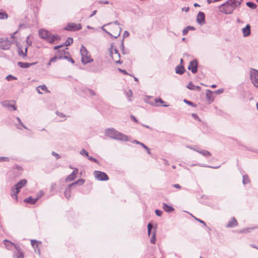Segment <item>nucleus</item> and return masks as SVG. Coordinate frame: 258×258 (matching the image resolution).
Masks as SVG:
<instances>
[{"mask_svg": "<svg viewBox=\"0 0 258 258\" xmlns=\"http://www.w3.org/2000/svg\"><path fill=\"white\" fill-rule=\"evenodd\" d=\"M104 133L106 136L116 140L124 142L129 141L128 136L119 132L114 128H108L105 130Z\"/></svg>", "mask_w": 258, "mask_h": 258, "instance_id": "1", "label": "nucleus"}, {"mask_svg": "<svg viewBox=\"0 0 258 258\" xmlns=\"http://www.w3.org/2000/svg\"><path fill=\"white\" fill-rule=\"evenodd\" d=\"M27 180L23 179L20 180L11 188V196L16 200H18V194L20 192V189L27 184Z\"/></svg>", "mask_w": 258, "mask_h": 258, "instance_id": "2", "label": "nucleus"}, {"mask_svg": "<svg viewBox=\"0 0 258 258\" xmlns=\"http://www.w3.org/2000/svg\"><path fill=\"white\" fill-rule=\"evenodd\" d=\"M81 54V61L83 64H86L93 61L91 58L90 54L84 45H82L80 49Z\"/></svg>", "mask_w": 258, "mask_h": 258, "instance_id": "3", "label": "nucleus"}, {"mask_svg": "<svg viewBox=\"0 0 258 258\" xmlns=\"http://www.w3.org/2000/svg\"><path fill=\"white\" fill-rule=\"evenodd\" d=\"M219 11L225 14H231L233 13L234 9L230 5L229 3H228V1L219 7Z\"/></svg>", "mask_w": 258, "mask_h": 258, "instance_id": "4", "label": "nucleus"}, {"mask_svg": "<svg viewBox=\"0 0 258 258\" xmlns=\"http://www.w3.org/2000/svg\"><path fill=\"white\" fill-rule=\"evenodd\" d=\"M12 44V41L9 38H0V48L3 50L9 49Z\"/></svg>", "mask_w": 258, "mask_h": 258, "instance_id": "5", "label": "nucleus"}, {"mask_svg": "<svg viewBox=\"0 0 258 258\" xmlns=\"http://www.w3.org/2000/svg\"><path fill=\"white\" fill-rule=\"evenodd\" d=\"M250 78L253 85L258 88V71L252 69L250 71Z\"/></svg>", "mask_w": 258, "mask_h": 258, "instance_id": "6", "label": "nucleus"}, {"mask_svg": "<svg viewBox=\"0 0 258 258\" xmlns=\"http://www.w3.org/2000/svg\"><path fill=\"white\" fill-rule=\"evenodd\" d=\"M93 174L95 178L99 181H107L109 179L107 174L102 171L96 170L94 172Z\"/></svg>", "mask_w": 258, "mask_h": 258, "instance_id": "7", "label": "nucleus"}, {"mask_svg": "<svg viewBox=\"0 0 258 258\" xmlns=\"http://www.w3.org/2000/svg\"><path fill=\"white\" fill-rule=\"evenodd\" d=\"M82 26L80 24H76L74 23H69L68 24L67 26L64 28L65 30L69 31H75L81 30Z\"/></svg>", "mask_w": 258, "mask_h": 258, "instance_id": "8", "label": "nucleus"}, {"mask_svg": "<svg viewBox=\"0 0 258 258\" xmlns=\"http://www.w3.org/2000/svg\"><path fill=\"white\" fill-rule=\"evenodd\" d=\"M158 103H161L162 106L164 107H168L169 106V105L165 104V101L163 100H162L161 98H156L154 99L153 101H150L149 102V103L152 106L156 107H158L160 106V105L158 104Z\"/></svg>", "mask_w": 258, "mask_h": 258, "instance_id": "9", "label": "nucleus"}, {"mask_svg": "<svg viewBox=\"0 0 258 258\" xmlns=\"http://www.w3.org/2000/svg\"><path fill=\"white\" fill-rule=\"evenodd\" d=\"M198 62L196 59H194L189 62L188 66V69L193 74H195L198 71Z\"/></svg>", "mask_w": 258, "mask_h": 258, "instance_id": "10", "label": "nucleus"}, {"mask_svg": "<svg viewBox=\"0 0 258 258\" xmlns=\"http://www.w3.org/2000/svg\"><path fill=\"white\" fill-rule=\"evenodd\" d=\"M59 52H60L61 54L60 56H59V59H66L71 62L72 63H75L74 60L72 58L70 57L67 55H69V53L66 50L63 49L62 50H59Z\"/></svg>", "mask_w": 258, "mask_h": 258, "instance_id": "11", "label": "nucleus"}, {"mask_svg": "<svg viewBox=\"0 0 258 258\" xmlns=\"http://www.w3.org/2000/svg\"><path fill=\"white\" fill-rule=\"evenodd\" d=\"M197 23L200 25H203L205 23V15L202 12H199L196 19Z\"/></svg>", "mask_w": 258, "mask_h": 258, "instance_id": "12", "label": "nucleus"}, {"mask_svg": "<svg viewBox=\"0 0 258 258\" xmlns=\"http://www.w3.org/2000/svg\"><path fill=\"white\" fill-rule=\"evenodd\" d=\"M14 248L16 249V252H15L13 256L15 258H24L23 254L21 251L20 246L18 244H16L14 245Z\"/></svg>", "mask_w": 258, "mask_h": 258, "instance_id": "13", "label": "nucleus"}, {"mask_svg": "<svg viewBox=\"0 0 258 258\" xmlns=\"http://www.w3.org/2000/svg\"><path fill=\"white\" fill-rule=\"evenodd\" d=\"M50 32L47 30L41 29L39 30L38 34L39 36L43 39H45L46 41H47V39L49 36Z\"/></svg>", "mask_w": 258, "mask_h": 258, "instance_id": "14", "label": "nucleus"}, {"mask_svg": "<svg viewBox=\"0 0 258 258\" xmlns=\"http://www.w3.org/2000/svg\"><path fill=\"white\" fill-rule=\"evenodd\" d=\"M78 169L76 168H75L72 173L66 178V181L67 182H69L74 180L75 179L76 174L78 173Z\"/></svg>", "mask_w": 258, "mask_h": 258, "instance_id": "15", "label": "nucleus"}, {"mask_svg": "<svg viewBox=\"0 0 258 258\" xmlns=\"http://www.w3.org/2000/svg\"><path fill=\"white\" fill-rule=\"evenodd\" d=\"M242 1V0H228V3H229L230 5H231L234 10L241 5Z\"/></svg>", "mask_w": 258, "mask_h": 258, "instance_id": "16", "label": "nucleus"}, {"mask_svg": "<svg viewBox=\"0 0 258 258\" xmlns=\"http://www.w3.org/2000/svg\"><path fill=\"white\" fill-rule=\"evenodd\" d=\"M206 100L209 102V104L212 103L214 100L213 92L210 90H207L206 93Z\"/></svg>", "mask_w": 258, "mask_h": 258, "instance_id": "17", "label": "nucleus"}, {"mask_svg": "<svg viewBox=\"0 0 258 258\" xmlns=\"http://www.w3.org/2000/svg\"><path fill=\"white\" fill-rule=\"evenodd\" d=\"M37 63V62L28 63V62H23L19 61L18 62V66L21 68L26 69V68H28L31 66H34V65L36 64Z\"/></svg>", "mask_w": 258, "mask_h": 258, "instance_id": "18", "label": "nucleus"}, {"mask_svg": "<svg viewBox=\"0 0 258 258\" xmlns=\"http://www.w3.org/2000/svg\"><path fill=\"white\" fill-rule=\"evenodd\" d=\"M242 31L244 37L249 36L251 33L250 26L249 24L246 25L244 28L242 29Z\"/></svg>", "mask_w": 258, "mask_h": 258, "instance_id": "19", "label": "nucleus"}, {"mask_svg": "<svg viewBox=\"0 0 258 258\" xmlns=\"http://www.w3.org/2000/svg\"><path fill=\"white\" fill-rule=\"evenodd\" d=\"M238 225V222L234 217H232L229 222L227 223L226 227L232 228Z\"/></svg>", "mask_w": 258, "mask_h": 258, "instance_id": "20", "label": "nucleus"}, {"mask_svg": "<svg viewBox=\"0 0 258 258\" xmlns=\"http://www.w3.org/2000/svg\"><path fill=\"white\" fill-rule=\"evenodd\" d=\"M111 57L112 58L113 60L114 61L115 63L121 64L123 61L120 59V54H110Z\"/></svg>", "mask_w": 258, "mask_h": 258, "instance_id": "21", "label": "nucleus"}, {"mask_svg": "<svg viewBox=\"0 0 258 258\" xmlns=\"http://www.w3.org/2000/svg\"><path fill=\"white\" fill-rule=\"evenodd\" d=\"M185 71V70L182 64L178 65L175 68L176 73L179 75H182Z\"/></svg>", "mask_w": 258, "mask_h": 258, "instance_id": "22", "label": "nucleus"}, {"mask_svg": "<svg viewBox=\"0 0 258 258\" xmlns=\"http://www.w3.org/2000/svg\"><path fill=\"white\" fill-rule=\"evenodd\" d=\"M4 244H5L6 248L7 249H12L13 247H14V245H16L17 244H14L11 241L5 239L4 240Z\"/></svg>", "mask_w": 258, "mask_h": 258, "instance_id": "23", "label": "nucleus"}, {"mask_svg": "<svg viewBox=\"0 0 258 258\" xmlns=\"http://www.w3.org/2000/svg\"><path fill=\"white\" fill-rule=\"evenodd\" d=\"M60 37L58 35H51V34L50 33L49 36L47 39V41L50 43H54V41L56 40L60 39Z\"/></svg>", "mask_w": 258, "mask_h": 258, "instance_id": "24", "label": "nucleus"}, {"mask_svg": "<svg viewBox=\"0 0 258 258\" xmlns=\"http://www.w3.org/2000/svg\"><path fill=\"white\" fill-rule=\"evenodd\" d=\"M37 199L36 198H33L32 197L30 196L28 198L25 199L24 200V202L26 203H29L31 204H34L37 201Z\"/></svg>", "mask_w": 258, "mask_h": 258, "instance_id": "25", "label": "nucleus"}, {"mask_svg": "<svg viewBox=\"0 0 258 258\" xmlns=\"http://www.w3.org/2000/svg\"><path fill=\"white\" fill-rule=\"evenodd\" d=\"M162 208L165 211L168 213H170L174 210L172 207L169 206L165 203L163 204Z\"/></svg>", "mask_w": 258, "mask_h": 258, "instance_id": "26", "label": "nucleus"}, {"mask_svg": "<svg viewBox=\"0 0 258 258\" xmlns=\"http://www.w3.org/2000/svg\"><path fill=\"white\" fill-rule=\"evenodd\" d=\"M40 89H41V90H42L44 91L48 92V91L47 90V87L45 85H40L36 88V91L38 92V93H39L40 94H42L43 93L42 92H41Z\"/></svg>", "mask_w": 258, "mask_h": 258, "instance_id": "27", "label": "nucleus"}, {"mask_svg": "<svg viewBox=\"0 0 258 258\" xmlns=\"http://www.w3.org/2000/svg\"><path fill=\"white\" fill-rule=\"evenodd\" d=\"M71 187H70L69 185L64 190V197L67 199H69V198L71 197Z\"/></svg>", "mask_w": 258, "mask_h": 258, "instance_id": "28", "label": "nucleus"}, {"mask_svg": "<svg viewBox=\"0 0 258 258\" xmlns=\"http://www.w3.org/2000/svg\"><path fill=\"white\" fill-rule=\"evenodd\" d=\"M84 181H85V180L84 179H79L76 180V181H75L74 182L69 184V186L73 187L74 186H75L76 184L82 185L84 184Z\"/></svg>", "mask_w": 258, "mask_h": 258, "instance_id": "29", "label": "nucleus"}, {"mask_svg": "<svg viewBox=\"0 0 258 258\" xmlns=\"http://www.w3.org/2000/svg\"><path fill=\"white\" fill-rule=\"evenodd\" d=\"M256 228V227H248V228H243V229L239 231L238 232L239 233H248V232H250L252 230H253Z\"/></svg>", "mask_w": 258, "mask_h": 258, "instance_id": "30", "label": "nucleus"}, {"mask_svg": "<svg viewBox=\"0 0 258 258\" xmlns=\"http://www.w3.org/2000/svg\"><path fill=\"white\" fill-rule=\"evenodd\" d=\"M197 152L200 153L201 154H202V155H203L204 156H205V157L211 156V153L207 150H204L197 151Z\"/></svg>", "mask_w": 258, "mask_h": 258, "instance_id": "31", "label": "nucleus"}, {"mask_svg": "<svg viewBox=\"0 0 258 258\" xmlns=\"http://www.w3.org/2000/svg\"><path fill=\"white\" fill-rule=\"evenodd\" d=\"M40 243V242L37 241L36 240L33 239L31 240V244L32 246L34 248H37L38 246V244ZM35 251H36V249H35Z\"/></svg>", "mask_w": 258, "mask_h": 258, "instance_id": "32", "label": "nucleus"}, {"mask_svg": "<svg viewBox=\"0 0 258 258\" xmlns=\"http://www.w3.org/2000/svg\"><path fill=\"white\" fill-rule=\"evenodd\" d=\"M18 53L19 56L24 58L26 57V52H24L23 49L20 47H18Z\"/></svg>", "mask_w": 258, "mask_h": 258, "instance_id": "33", "label": "nucleus"}, {"mask_svg": "<svg viewBox=\"0 0 258 258\" xmlns=\"http://www.w3.org/2000/svg\"><path fill=\"white\" fill-rule=\"evenodd\" d=\"M246 5L247 7H248L249 8L251 9H255L256 7H257V5L251 2H248L246 3Z\"/></svg>", "mask_w": 258, "mask_h": 258, "instance_id": "34", "label": "nucleus"}, {"mask_svg": "<svg viewBox=\"0 0 258 258\" xmlns=\"http://www.w3.org/2000/svg\"><path fill=\"white\" fill-rule=\"evenodd\" d=\"M73 43V39L72 37H69L68 39L66 41L64 44V46H70L71 44H72Z\"/></svg>", "mask_w": 258, "mask_h": 258, "instance_id": "35", "label": "nucleus"}, {"mask_svg": "<svg viewBox=\"0 0 258 258\" xmlns=\"http://www.w3.org/2000/svg\"><path fill=\"white\" fill-rule=\"evenodd\" d=\"M156 231H154L150 239V242L152 244H155L156 242Z\"/></svg>", "mask_w": 258, "mask_h": 258, "instance_id": "36", "label": "nucleus"}, {"mask_svg": "<svg viewBox=\"0 0 258 258\" xmlns=\"http://www.w3.org/2000/svg\"><path fill=\"white\" fill-rule=\"evenodd\" d=\"M60 55H61V54H60V52H59V50H58V51H57V54L55 56H53V57H51V58H50V62H55V61H56V60L57 59H59V56H60Z\"/></svg>", "mask_w": 258, "mask_h": 258, "instance_id": "37", "label": "nucleus"}, {"mask_svg": "<svg viewBox=\"0 0 258 258\" xmlns=\"http://www.w3.org/2000/svg\"><path fill=\"white\" fill-rule=\"evenodd\" d=\"M101 71V69L100 68H98L97 67V66H96L95 64H93V68L91 69V72L93 73H98Z\"/></svg>", "mask_w": 258, "mask_h": 258, "instance_id": "38", "label": "nucleus"}, {"mask_svg": "<svg viewBox=\"0 0 258 258\" xmlns=\"http://www.w3.org/2000/svg\"><path fill=\"white\" fill-rule=\"evenodd\" d=\"M250 182V180L249 179V178L247 175H243V179H242V182L243 184H246Z\"/></svg>", "mask_w": 258, "mask_h": 258, "instance_id": "39", "label": "nucleus"}, {"mask_svg": "<svg viewBox=\"0 0 258 258\" xmlns=\"http://www.w3.org/2000/svg\"><path fill=\"white\" fill-rule=\"evenodd\" d=\"M8 14L5 12H0V19L8 18Z\"/></svg>", "mask_w": 258, "mask_h": 258, "instance_id": "40", "label": "nucleus"}, {"mask_svg": "<svg viewBox=\"0 0 258 258\" xmlns=\"http://www.w3.org/2000/svg\"><path fill=\"white\" fill-rule=\"evenodd\" d=\"M195 87L196 86L191 82H190L187 86V88L191 90H195Z\"/></svg>", "mask_w": 258, "mask_h": 258, "instance_id": "41", "label": "nucleus"}, {"mask_svg": "<svg viewBox=\"0 0 258 258\" xmlns=\"http://www.w3.org/2000/svg\"><path fill=\"white\" fill-rule=\"evenodd\" d=\"M119 54V52H118V50H117L116 48H112V47H111V48L110 49V54Z\"/></svg>", "mask_w": 258, "mask_h": 258, "instance_id": "42", "label": "nucleus"}, {"mask_svg": "<svg viewBox=\"0 0 258 258\" xmlns=\"http://www.w3.org/2000/svg\"><path fill=\"white\" fill-rule=\"evenodd\" d=\"M87 158H88V160H89L90 161L94 162H95V163H97L98 164H99V161L97 159L93 158V157L88 155Z\"/></svg>", "mask_w": 258, "mask_h": 258, "instance_id": "43", "label": "nucleus"}, {"mask_svg": "<svg viewBox=\"0 0 258 258\" xmlns=\"http://www.w3.org/2000/svg\"><path fill=\"white\" fill-rule=\"evenodd\" d=\"M80 154L83 156H85L86 157H88V155H89V154L88 153V152L84 149H82L80 152Z\"/></svg>", "mask_w": 258, "mask_h": 258, "instance_id": "44", "label": "nucleus"}, {"mask_svg": "<svg viewBox=\"0 0 258 258\" xmlns=\"http://www.w3.org/2000/svg\"><path fill=\"white\" fill-rule=\"evenodd\" d=\"M86 92H87V93H88V94H89L91 96H95L96 95L95 92L93 90L90 89H87Z\"/></svg>", "mask_w": 258, "mask_h": 258, "instance_id": "45", "label": "nucleus"}, {"mask_svg": "<svg viewBox=\"0 0 258 258\" xmlns=\"http://www.w3.org/2000/svg\"><path fill=\"white\" fill-rule=\"evenodd\" d=\"M16 119H17V120H18V122L19 123V125L20 126H21L22 127H23V128H24L25 129H27V127L22 122V121H21V119L20 118V117H17Z\"/></svg>", "mask_w": 258, "mask_h": 258, "instance_id": "46", "label": "nucleus"}, {"mask_svg": "<svg viewBox=\"0 0 258 258\" xmlns=\"http://www.w3.org/2000/svg\"><path fill=\"white\" fill-rule=\"evenodd\" d=\"M184 102H185V103H186L187 104L189 105H190L192 107H196V104H195L193 102H192L191 101H188L186 99H184L183 100Z\"/></svg>", "mask_w": 258, "mask_h": 258, "instance_id": "47", "label": "nucleus"}, {"mask_svg": "<svg viewBox=\"0 0 258 258\" xmlns=\"http://www.w3.org/2000/svg\"><path fill=\"white\" fill-rule=\"evenodd\" d=\"M44 193L42 190H40L37 194L36 199L38 200L41 197L44 195Z\"/></svg>", "mask_w": 258, "mask_h": 258, "instance_id": "48", "label": "nucleus"}, {"mask_svg": "<svg viewBox=\"0 0 258 258\" xmlns=\"http://www.w3.org/2000/svg\"><path fill=\"white\" fill-rule=\"evenodd\" d=\"M6 79L9 81H11L12 80H16L17 79V78L15 77H14L11 75H9L8 76H7Z\"/></svg>", "mask_w": 258, "mask_h": 258, "instance_id": "49", "label": "nucleus"}, {"mask_svg": "<svg viewBox=\"0 0 258 258\" xmlns=\"http://www.w3.org/2000/svg\"><path fill=\"white\" fill-rule=\"evenodd\" d=\"M133 92L131 90H130L126 93L127 97L128 98L129 101H131V97L133 96Z\"/></svg>", "mask_w": 258, "mask_h": 258, "instance_id": "50", "label": "nucleus"}, {"mask_svg": "<svg viewBox=\"0 0 258 258\" xmlns=\"http://www.w3.org/2000/svg\"><path fill=\"white\" fill-rule=\"evenodd\" d=\"M141 146L143 147L146 150L148 154H151L150 149L143 143L141 144Z\"/></svg>", "mask_w": 258, "mask_h": 258, "instance_id": "51", "label": "nucleus"}, {"mask_svg": "<svg viewBox=\"0 0 258 258\" xmlns=\"http://www.w3.org/2000/svg\"><path fill=\"white\" fill-rule=\"evenodd\" d=\"M10 160L8 157H0V162H9Z\"/></svg>", "mask_w": 258, "mask_h": 258, "instance_id": "52", "label": "nucleus"}, {"mask_svg": "<svg viewBox=\"0 0 258 258\" xmlns=\"http://www.w3.org/2000/svg\"><path fill=\"white\" fill-rule=\"evenodd\" d=\"M56 114L60 117L64 118L66 117V115L62 112L56 111Z\"/></svg>", "mask_w": 258, "mask_h": 258, "instance_id": "53", "label": "nucleus"}, {"mask_svg": "<svg viewBox=\"0 0 258 258\" xmlns=\"http://www.w3.org/2000/svg\"><path fill=\"white\" fill-rule=\"evenodd\" d=\"M118 70L119 72L122 73L124 75H129V74L125 70H122L120 68H118Z\"/></svg>", "mask_w": 258, "mask_h": 258, "instance_id": "54", "label": "nucleus"}, {"mask_svg": "<svg viewBox=\"0 0 258 258\" xmlns=\"http://www.w3.org/2000/svg\"><path fill=\"white\" fill-rule=\"evenodd\" d=\"M193 217L195 218V219L197 221H199L200 223H201L203 224L205 226H207V224H206V223L204 221H203V220H201V219H198V218H196V217H194V216H193Z\"/></svg>", "mask_w": 258, "mask_h": 258, "instance_id": "55", "label": "nucleus"}, {"mask_svg": "<svg viewBox=\"0 0 258 258\" xmlns=\"http://www.w3.org/2000/svg\"><path fill=\"white\" fill-rule=\"evenodd\" d=\"M155 213L157 216H161L162 214V211H161L160 210H155Z\"/></svg>", "mask_w": 258, "mask_h": 258, "instance_id": "56", "label": "nucleus"}, {"mask_svg": "<svg viewBox=\"0 0 258 258\" xmlns=\"http://www.w3.org/2000/svg\"><path fill=\"white\" fill-rule=\"evenodd\" d=\"M17 33V31H15L14 33H13L12 35H11V38L9 39L10 40V41H12V43L13 42L15 36V35Z\"/></svg>", "mask_w": 258, "mask_h": 258, "instance_id": "57", "label": "nucleus"}, {"mask_svg": "<svg viewBox=\"0 0 258 258\" xmlns=\"http://www.w3.org/2000/svg\"><path fill=\"white\" fill-rule=\"evenodd\" d=\"M188 32V30L187 29V28L186 27L182 30V35H186L187 34Z\"/></svg>", "mask_w": 258, "mask_h": 258, "instance_id": "58", "label": "nucleus"}, {"mask_svg": "<svg viewBox=\"0 0 258 258\" xmlns=\"http://www.w3.org/2000/svg\"><path fill=\"white\" fill-rule=\"evenodd\" d=\"M52 155L53 156H55L57 159H58L60 158V155L59 154H58L57 153L54 152V151H53L52 152Z\"/></svg>", "mask_w": 258, "mask_h": 258, "instance_id": "59", "label": "nucleus"}, {"mask_svg": "<svg viewBox=\"0 0 258 258\" xmlns=\"http://www.w3.org/2000/svg\"><path fill=\"white\" fill-rule=\"evenodd\" d=\"M223 92V90L222 89L217 90L215 93L217 94H220Z\"/></svg>", "mask_w": 258, "mask_h": 258, "instance_id": "60", "label": "nucleus"}, {"mask_svg": "<svg viewBox=\"0 0 258 258\" xmlns=\"http://www.w3.org/2000/svg\"><path fill=\"white\" fill-rule=\"evenodd\" d=\"M148 231L152 230L153 228V225L151 223H149L148 224Z\"/></svg>", "mask_w": 258, "mask_h": 258, "instance_id": "61", "label": "nucleus"}, {"mask_svg": "<svg viewBox=\"0 0 258 258\" xmlns=\"http://www.w3.org/2000/svg\"><path fill=\"white\" fill-rule=\"evenodd\" d=\"M63 46H64V44H61V45H59L55 46L54 47V49L57 50V49H59V48H61V47H62Z\"/></svg>", "mask_w": 258, "mask_h": 258, "instance_id": "62", "label": "nucleus"}, {"mask_svg": "<svg viewBox=\"0 0 258 258\" xmlns=\"http://www.w3.org/2000/svg\"><path fill=\"white\" fill-rule=\"evenodd\" d=\"M130 35V33L127 31H125L123 32V37H127Z\"/></svg>", "mask_w": 258, "mask_h": 258, "instance_id": "63", "label": "nucleus"}, {"mask_svg": "<svg viewBox=\"0 0 258 258\" xmlns=\"http://www.w3.org/2000/svg\"><path fill=\"white\" fill-rule=\"evenodd\" d=\"M121 52L123 54H128L130 52L129 50L126 49H125L124 50H122Z\"/></svg>", "mask_w": 258, "mask_h": 258, "instance_id": "64", "label": "nucleus"}]
</instances>
